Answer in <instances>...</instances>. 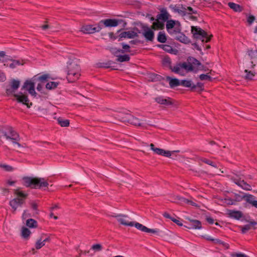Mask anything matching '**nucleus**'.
I'll list each match as a JSON object with an SVG mask.
<instances>
[{
  "mask_svg": "<svg viewBox=\"0 0 257 257\" xmlns=\"http://www.w3.org/2000/svg\"><path fill=\"white\" fill-rule=\"evenodd\" d=\"M117 117L118 120L123 122H128L132 125L146 128L148 126H153L149 120H141L129 113H119Z\"/></svg>",
  "mask_w": 257,
  "mask_h": 257,
  "instance_id": "1",
  "label": "nucleus"
},
{
  "mask_svg": "<svg viewBox=\"0 0 257 257\" xmlns=\"http://www.w3.org/2000/svg\"><path fill=\"white\" fill-rule=\"evenodd\" d=\"M23 180L24 186L33 189H40L42 187H46L49 185L47 180L44 178L25 177H23Z\"/></svg>",
  "mask_w": 257,
  "mask_h": 257,
  "instance_id": "2",
  "label": "nucleus"
},
{
  "mask_svg": "<svg viewBox=\"0 0 257 257\" xmlns=\"http://www.w3.org/2000/svg\"><path fill=\"white\" fill-rule=\"evenodd\" d=\"M191 33L194 39L200 40L202 42L207 43L212 37V35H209L206 32L197 26L191 27Z\"/></svg>",
  "mask_w": 257,
  "mask_h": 257,
  "instance_id": "3",
  "label": "nucleus"
},
{
  "mask_svg": "<svg viewBox=\"0 0 257 257\" xmlns=\"http://www.w3.org/2000/svg\"><path fill=\"white\" fill-rule=\"evenodd\" d=\"M67 78L69 82H73L77 80L80 76V66L75 62L70 63L68 66Z\"/></svg>",
  "mask_w": 257,
  "mask_h": 257,
  "instance_id": "4",
  "label": "nucleus"
},
{
  "mask_svg": "<svg viewBox=\"0 0 257 257\" xmlns=\"http://www.w3.org/2000/svg\"><path fill=\"white\" fill-rule=\"evenodd\" d=\"M15 194L18 197L14 198L10 201L9 204L14 211L16 210L18 207L21 206L25 202L28 194L22 191L16 190Z\"/></svg>",
  "mask_w": 257,
  "mask_h": 257,
  "instance_id": "5",
  "label": "nucleus"
},
{
  "mask_svg": "<svg viewBox=\"0 0 257 257\" xmlns=\"http://www.w3.org/2000/svg\"><path fill=\"white\" fill-rule=\"evenodd\" d=\"M101 30L99 23L96 25H86L81 28V31L84 34H93Z\"/></svg>",
  "mask_w": 257,
  "mask_h": 257,
  "instance_id": "6",
  "label": "nucleus"
},
{
  "mask_svg": "<svg viewBox=\"0 0 257 257\" xmlns=\"http://www.w3.org/2000/svg\"><path fill=\"white\" fill-rule=\"evenodd\" d=\"M2 134L7 140H11L14 144H17L19 147L21 146V145L18 143L20 140L19 136L12 128L9 130L8 134L4 132H2Z\"/></svg>",
  "mask_w": 257,
  "mask_h": 257,
  "instance_id": "7",
  "label": "nucleus"
},
{
  "mask_svg": "<svg viewBox=\"0 0 257 257\" xmlns=\"http://www.w3.org/2000/svg\"><path fill=\"white\" fill-rule=\"evenodd\" d=\"M180 31L181 28L178 27L177 28V30H174V32H172V35H174V38L181 43L186 44L190 43V40Z\"/></svg>",
  "mask_w": 257,
  "mask_h": 257,
  "instance_id": "8",
  "label": "nucleus"
},
{
  "mask_svg": "<svg viewBox=\"0 0 257 257\" xmlns=\"http://www.w3.org/2000/svg\"><path fill=\"white\" fill-rule=\"evenodd\" d=\"M115 217L117 221L121 224L124 226H133L134 222L130 221V218L126 215L118 214L113 216Z\"/></svg>",
  "mask_w": 257,
  "mask_h": 257,
  "instance_id": "9",
  "label": "nucleus"
},
{
  "mask_svg": "<svg viewBox=\"0 0 257 257\" xmlns=\"http://www.w3.org/2000/svg\"><path fill=\"white\" fill-rule=\"evenodd\" d=\"M22 89L28 91L29 93L32 96H35L36 94L35 90V83L32 80H26L23 86Z\"/></svg>",
  "mask_w": 257,
  "mask_h": 257,
  "instance_id": "10",
  "label": "nucleus"
},
{
  "mask_svg": "<svg viewBox=\"0 0 257 257\" xmlns=\"http://www.w3.org/2000/svg\"><path fill=\"white\" fill-rule=\"evenodd\" d=\"M134 226H135L138 229L143 232L152 233L154 234H157L159 232V230L158 229H150L138 222H134Z\"/></svg>",
  "mask_w": 257,
  "mask_h": 257,
  "instance_id": "11",
  "label": "nucleus"
},
{
  "mask_svg": "<svg viewBox=\"0 0 257 257\" xmlns=\"http://www.w3.org/2000/svg\"><path fill=\"white\" fill-rule=\"evenodd\" d=\"M98 23L101 28V30L102 29L103 26L105 27H116L118 24V21L116 20L110 19L101 20Z\"/></svg>",
  "mask_w": 257,
  "mask_h": 257,
  "instance_id": "12",
  "label": "nucleus"
},
{
  "mask_svg": "<svg viewBox=\"0 0 257 257\" xmlns=\"http://www.w3.org/2000/svg\"><path fill=\"white\" fill-rule=\"evenodd\" d=\"M151 149L153 150L156 154L162 155L165 157H170L171 156V153L169 151H165L163 149L157 148L155 147V145L153 144L150 145Z\"/></svg>",
  "mask_w": 257,
  "mask_h": 257,
  "instance_id": "13",
  "label": "nucleus"
},
{
  "mask_svg": "<svg viewBox=\"0 0 257 257\" xmlns=\"http://www.w3.org/2000/svg\"><path fill=\"white\" fill-rule=\"evenodd\" d=\"M181 28L180 23L178 21H176L173 20H168L166 23V29L169 33L172 34L171 31L173 28H175L174 30H177V27Z\"/></svg>",
  "mask_w": 257,
  "mask_h": 257,
  "instance_id": "14",
  "label": "nucleus"
},
{
  "mask_svg": "<svg viewBox=\"0 0 257 257\" xmlns=\"http://www.w3.org/2000/svg\"><path fill=\"white\" fill-rule=\"evenodd\" d=\"M14 96L17 99L18 102H21L24 104L27 105L29 107H30L29 105V100L27 95H23L22 92H20L19 94H14Z\"/></svg>",
  "mask_w": 257,
  "mask_h": 257,
  "instance_id": "15",
  "label": "nucleus"
},
{
  "mask_svg": "<svg viewBox=\"0 0 257 257\" xmlns=\"http://www.w3.org/2000/svg\"><path fill=\"white\" fill-rule=\"evenodd\" d=\"M155 100L157 103L162 105H169L173 104L172 99L170 97L165 98L163 96H160L156 97Z\"/></svg>",
  "mask_w": 257,
  "mask_h": 257,
  "instance_id": "16",
  "label": "nucleus"
},
{
  "mask_svg": "<svg viewBox=\"0 0 257 257\" xmlns=\"http://www.w3.org/2000/svg\"><path fill=\"white\" fill-rule=\"evenodd\" d=\"M242 199L245 201L251 204L253 207L257 208V200H255V197L251 194H245L242 196Z\"/></svg>",
  "mask_w": 257,
  "mask_h": 257,
  "instance_id": "17",
  "label": "nucleus"
},
{
  "mask_svg": "<svg viewBox=\"0 0 257 257\" xmlns=\"http://www.w3.org/2000/svg\"><path fill=\"white\" fill-rule=\"evenodd\" d=\"M138 33L134 31H129L121 32L119 34L120 38H129L132 39L138 36Z\"/></svg>",
  "mask_w": 257,
  "mask_h": 257,
  "instance_id": "18",
  "label": "nucleus"
},
{
  "mask_svg": "<svg viewBox=\"0 0 257 257\" xmlns=\"http://www.w3.org/2000/svg\"><path fill=\"white\" fill-rule=\"evenodd\" d=\"M20 86V81L16 80H13L11 83V87L7 89V93L11 94L16 91Z\"/></svg>",
  "mask_w": 257,
  "mask_h": 257,
  "instance_id": "19",
  "label": "nucleus"
},
{
  "mask_svg": "<svg viewBox=\"0 0 257 257\" xmlns=\"http://www.w3.org/2000/svg\"><path fill=\"white\" fill-rule=\"evenodd\" d=\"M170 16L169 14L168 13L167 10L165 9H163L161 10V13L157 15V18L159 20H162L163 22H166L169 19Z\"/></svg>",
  "mask_w": 257,
  "mask_h": 257,
  "instance_id": "20",
  "label": "nucleus"
},
{
  "mask_svg": "<svg viewBox=\"0 0 257 257\" xmlns=\"http://www.w3.org/2000/svg\"><path fill=\"white\" fill-rule=\"evenodd\" d=\"M234 183L244 190L248 191L251 190V186L245 182L244 180H234Z\"/></svg>",
  "mask_w": 257,
  "mask_h": 257,
  "instance_id": "21",
  "label": "nucleus"
},
{
  "mask_svg": "<svg viewBox=\"0 0 257 257\" xmlns=\"http://www.w3.org/2000/svg\"><path fill=\"white\" fill-rule=\"evenodd\" d=\"M228 214L229 217L237 220L240 219L243 216L242 213L240 211L229 210Z\"/></svg>",
  "mask_w": 257,
  "mask_h": 257,
  "instance_id": "22",
  "label": "nucleus"
},
{
  "mask_svg": "<svg viewBox=\"0 0 257 257\" xmlns=\"http://www.w3.org/2000/svg\"><path fill=\"white\" fill-rule=\"evenodd\" d=\"M166 79L169 81V85L171 88H174L181 85V81L177 78H172L171 77L168 76L167 77Z\"/></svg>",
  "mask_w": 257,
  "mask_h": 257,
  "instance_id": "23",
  "label": "nucleus"
},
{
  "mask_svg": "<svg viewBox=\"0 0 257 257\" xmlns=\"http://www.w3.org/2000/svg\"><path fill=\"white\" fill-rule=\"evenodd\" d=\"M191 62V63L194 66L195 68V71L194 72H196V71L198 70H201L202 69V66L201 65V64L200 62L197 60V59L194 58H190L189 59H188Z\"/></svg>",
  "mask_w": 257,
  "mask_h": 257,
  "instance_id": "24",
  "label": "nucleus"
},
{
  "mask_svg": "<svg viewBox=\"0 0 257 257\" xmlns=\"http://www.w3.org/2000/svg\"><path fill=\"white\" fill-rule=\"evenodd\" d=\"M257 224V222L255 221H251L248 224H246L244 226H241L239 228L241 229V232L242 233H245L247 231L249 230L251 228V226L253 225H255Z\"/></svg>",
  "mask_w": 257,
  "mask_h": 257,
  "instance_id": "25",
  "label": "nucleus"
},
{
  "mask_svg": "<svg viewBox=\"0 0 257 257\" xmlns=\"http://www.w3.org/2000/svg\"><path fill=\"white\" fill-rule=\"evenodd\" d=\"M188 61V62L181 63L182 68L185 69L187 72L194 71L195 70L194 66L191 63L189 60Z\"/></svg>",
  "mask_w": 257,
  "mask_h": 257,
  "instance_id": "26",
  "label": "nucleus"
},
{
  "mask_svg": "<svg viewBox=\"0 0 257 257\" xmlns=\"http://www.w3.org/2000/svg\"><path fill=\"white\" fill-rule=\"evenodd\" d=\"M144 36L147 40L152 41L154 38V33L153 31L150 29L145 30L144 32Z\"/></svg>",
  "mask_w": 257,
  "mask_h": 257,
  "instance_id": "27",
  "label": "nucleus"
},
{
  "mask_svg": "<svg viewBox=\"0 0 257 257\" xmlns=\"http://www.w3.org/2000/svg\"><path fill=\"white\" fill-rule=\"evenodd\" d=\"M190 225L189 228L200 229L201 228V223L197 220H190Z\"/></svg>",
  "mask_w": 257,
  "mask_h": 257,
  "instance_id": "28",
  "label": "nucleus"
},
{
  "mask_svg": "<svg viewBox=\"0 0 257 257\" xmlns=\"http://www.w3.org/2000/svg\"><path fill=\"white\" fill-rule=\"evenodd\" d=\"M170 69L172 71L175 72V73L179 74L181 75H183L182 67L181 66V63L177 65L176 66H174L173 67H170Z\"/></svg>",
  "mask_w": 257,
  "mask_h": 257,
  "instance_id": "29",
  "label": "nucleus"
},
{
  "mask_svg": "<svg viewBox=\"0 0 257 257\" xmlns=\"http://www.w3.org/2000/svg\"><path fill=\"white\" fill-rule=\"evenodd\" d=\"M176 198H177L178 200L180 202H181V203H186V204H190L192 206H197V204L191 200H189L188 199H186L185 198H183V197H181L180 196H177L176 197Z\"/></svg>",
  "mask_w": 257,
  "mask_h": 257,
  "instance_id": "30",
  "label": "nucleus"
},
{
  "mask_svg": "<svg viewBox=\"0 0 257 257\" xmlns=\"http://www.w3.org/2000/svg\"><path fill=\"white\" fill-rule=\"evenodd\" d=\"M228 5L230 9L233 10L235 12H240L242 10V9L240 5L234 3L230 2L228 4Z\"/></svg>",
  "mask_w": 257,
  "mask_h": 257,
  "instance_id": "31",
  "label": "nucleus"
},
{
  "mask_svg": "<svg viewBox=\"0 0 257 257\" xmlns=\"http://www.w3.org/2000/svg\"><path fill=\"white\" fill-rule=\"evenodd\" d=\"M10 61L11 63L10 64H7V66H9L12 69L16 68L18 65H23L22 61H21L20 60H11Z\"/></svg>",
  "mask_w": 257,
  "mask_h": 257,
  "instance_id": "32",
  "label": "nucleus"
},
{
  "mask_svg": "<svg viewBox=\"0 0 257 257\" xmlns=\"http://www.w3.org/2000/svg\"><path fill=\"white\" fill-rule=\"evenodd\" d=\"M204 90V84L201 82H198L196 84H193L192 90L197 92H201Z\"/></svg>",
  "mask_w": 257,
  "mask_h": 257,
  "instance_id": "33",
  "label": "nucleus"
},
{
  "mask_svg": "<svg viewBox=\"0 0 257 257\" xmlns=\"http://www.w3.org/2000/svg\"><path fill=\"white\" fill-rule=\"evenodd\" d=\"M193 83L190 80H183L181 81V85L185 87L191 88L192 90Z\"/></svg>",
  "mask_w": 257,
  "mask_h": 257,
  "instance_id": "34",
  "label": "nucleus"
},
{
  "mask_svg": "<svg viewBox=\"0 0 257 257\" xmlns=\"http://www.w3.org/2000/svg\"><path fill=\"white\" fill-rule=\"evenodd\" d=\"M164 26V24L163 22H161L159 19H157L156 22L153 23L152 28L154 29H162Z\"/></svg>",
  "mask_w": 257,
  "mask_h": 257,
  "instance_id": "35",
  "label": "nucleus"
},
{
  "mask_svg": "<svg viewBox=\"0 0 257 257\" xmlns=\"http://www.w3.org/2000/svg\"><path fill=\"white\" fill-rule=\"evenodd\" d=\"M30 230L26 228V227H23L22 229V236L23 238L28 239L31 234Z\"/></svg>",
  "mask_w": 257,
  "mask_h": 257,
  "instance_id": "36",
  "label": "nucleus"
},
{
  "mask_svg": "<svg viewBox=\"0 0 257 257\" xmlns=\"http://www.w3.org/2000/svg\"><path fill=\"white\" fill-rule=\"evenodd\" d=\"M117 57L116 60L119 62L128 61L130 60V57L128 55H119L117 56Z\"/></svg>",
  "mask_w": 257,
  "mask_h": 257,
  "instance_id": "37",
  "label": "nucleus"
},
{
  "mask_svg": "<svg viewBox=\"0 0 257 257\" xmlns=\"http://www.w3.org/2000/svg\"><path fill=\"white\" fill-rule=\"evenodd\" d=\"M26 225L29 227L35 228L37 226V222L33 219H29L26 221Z\"/></svg>",
  "mask_w": 257,
  "mask_h": 257,
  "instance_id": "38",
  "label": "nucleus"
},
{
  "mask_svg": "<svg viewBox=\"0 0 257 257\" xmlns=\"http://www.w3.org/2000/svg\"><path fill=\"white\" fill-rule=\"evenodd\" d=\"M157 40L159 42L164 43L166 42L167 38L164 33L160 32L158 35Z\"/></svg>",
  "mask_w": 257,
  "mask_h": 257,
  "instance_id": "39",
  "label": "nucleus"
},
{
  "mask_svg": "<svg viewBox=\"0 0 257 257\" xmlns=\"http://www.w3.org/2000/svg\"><path fill=\"white\" fill-rule=\"evenodd\" d=\"M58 123L62 127H66L69 125V120L68 119H63L59 118L57 119Z\"/></svg>",
  "mask_w": 257,
  "mask_h": 257,
  "instance_id": "40",
  "label": "nucleus"
},
{
  "mask_svg": "<svg viewBox=\"0 0 257 257\" xmlns=\"http://www.w3.org/2000/svg\"><path fill=\"white\" fill-rule=\"evenodd\" d=\"M170 7L175 13H178V14H179L180 15H185V13H186L185 11L184 10H181L177 6H170Z\"/></svg>",
  "mask_w": 257,
  "mask_h": 257,
  "instance_id": "41",
  "label": "nucleus"
},
{
  "mask_svg": "<svg viewBox=\"0 0 257 257\" xmlns=\"http://www.w3.org/2000/svg\"><path fill=\"white\" fill-rule=\"evenodd\" d=\"M58 85V83L56 82H50L47 83L46 87L48 89H52L56 88Z\"/></svg>",
  "mask_w": 257,
  "mask_h": 257,
  "instance_id": "42",
  "label": "nucleus"
},
{
  "mask_svg": "<svg viewBox=\"0 0 257 257\" xmlns=\"http://www.w3.org/2000/svg\"><path fill=\"white\" fill-rule=\"evenodd\" d=\"M158 46L167 52L171 53L173 51L172 47L169 45L162 44L159 45Z\"/></svg>",
  "mask_w": 257,
  "mask_h": 257,
  "instance_id": "43",
  "label": "nucleus"
},
{
  "mask_svg": "<svg viewBox=\"0 0 257 257\" xmlns=\"http://www.w3.org/2000/svg\"><path fill=\"white\" fill-rule=\"evenodd\" d=\"M201 160L203 162H204L208 165H209L213 167H215V168L217 167L216 164L210 160L207 159L206 158H202V159H201Z\"/></svg>",
  "mask_w": 257,
  "mask_h": 257,
  "instance_id": "44",
  "label": "nucleus"
},
{
  "mask_svg": "<svg viewBox=\"0 0 257 257\" xmlns=\"http://www.w3.org/2000/svg\"><path fill=\"white\" fill-rule=\"evenodd\" d=\"M171 63V60L169 57H165L163 58L162 60V64H163V65L165 66H169V67L170 68V67H171L170 66Z\"/></svg>",
  "mask_w": 257,
  "mask_h": 257,
  "instance_id": "45",
  "label": "nucleus"
},
{
  "mask_svg": "<svg viewBox=\"0 0 257 257\" xmlns=\"http://www.w3.org/2000/svg\"><path fill=\"white\" fill-rule=\"evenodd\" d=\"M45 243L42 240V239L41 238L40 239H39L37 240V241L36 243L35 246L36 248L37 249H40L42 247L45 245Z\"/></svg>",
  "mask_w": 257,
  "mask_h": 257,
  "instance_id": "46",
  "label": "nucleus"
},
{
  "mask_svg": "<svg viewBox=\"0 0 257 257\" xmlns=\"http://www.w3.org/2000/svg\"><path fill=\"white\" fill-rule=\"evenodd\" d=\"M199 78L201 80H208L209 81H212V78L210 77L208 74H201L199 75Z\"/></svg>",
  "mask_w": 257,
  "mask_h": 257,
  "instance_id": "47",
  "label": "nucleus"
},
{
  "mask_svg": "<svg viewBox=\"0 0 257 257\" xmlns=\"http://www.w3.org/2000/svg\"><path fill=\"white\" fill-rule=\"evenodd\" d=\"M244 71L246 73V76H245L246 79H248V80L252 79L253 77L254 76V74L251 71H248L247 70H245Z\"/></svg>",
  "mask_w": 257,
  "mask_h": 257,
  "instance_id": "48",
  "label": "nucleus"
},
{
  "mask_svg": "<svg viewBox=\"0 0 257 257\" xmlns=\"http://www.w3.org/2000/svg\"><path fill=\"white\" fill-rule=\"evenodd\" d=\"M102 246L100 244H93L91 248L96 251H100L102 249Z\"/></svg>",
  "mask_w": 257,
  "mask_h": 257,
  "instance_id": "49",
  "label": "nucleus"
},
{
  "mask_svg": "<svg viewBox=\"0 0 257 257\" xmlns=\"http://www.w3.org/2000/svg\"><path fill=\"white\" fill-rule=\"evenodd\" d=\"M111 52L114 54L115 55H116V56H118L117 55V54L119 53H124V51L123 50H120V49H117L116 48H112L111 49Z\"/></svg>",
  "mask_w": 257,
  "mask_h": 257,
  "instance_id": "50",
  "label": "nucleus"
},
{
  "mask_svg": "<svg viewBox=\"0 0 257 257\" xmlns=\"http://www.w3.org/2000/svg\"><path fill=\"white\" fill-rule=\"evenodd\" d=\"M2 167L7 171H12L14 170L13 168L9 165H3Z\"/></svg>",
  "mask_w": 257,
  "mask_h": 257,
  "instance_id": "51",
  "label": "nucleus"
},
{
  "mask_svg": "<svg viewBox=\"0 0 257 257\" xmlns=\"http://www.w3.org/2000/svg\"><path fill=\"white\" fill-rule=\"evenodd\" d=\"M255 20V17L253 16H249L247 18V22L251 25Z\"/></svg>",
  "mask_w": 257,
  "mask_h": 257,
  "instance_id": "52",
  "label": "nucleus"
},
{
  "mask_svg": "<svg viewBox=\"0 0 257 257\" xmlns=\"http://www.w3.org/2000/svg\"><path fill=\"white\" fill-rule=\"evenodd\" d=\"M48 78V75L47 74H44V75L39 76L38 77V79L39 80L43 81L46 80Z\"/></svg>",
  "mask_w": 257,
  "mask_h": 257,
  "instance_id": "53",
  "label": "nucleus"
},
{
  "mask_svg": "<svg viewBox=\"0 0 257 257\" xmlns=\"http://www.w3.org/2000/svg\"><path fill=\"white\" fill-rule=\"evenodd\" d=\"M122 47L123 48V49H124L125 51H127V52H130V46L127 45V44H124V43H122Z\"/></svg>",
  "mask_w": 257,
  "mask_h": 257,
  "instance_id": "54",
  "label": "nucleus"
},
{
  "mask_svg": "<svg viewBox=\"0 0 257 257\" xmlns=\"http://www.w3.org/2000/svg\"><path fill=\"white\" fill-rule=\"evenodd\" d=\"M171 220L179 226H182L183 225L179 219H176L174 217H172Z\"/></svg>",
  "mask_w": 257,
  "mask_h": 257,
  "instance_id": "55",
  "label": "nucleus"
},
{
  "mask_svg": "<svg viewBox=\"0 0 257 257\" xmlns=\"http://www.w3.org/2000/svg\"><path fill=\"white\" fill-rule=\"evenodd\" d=\"M6 80V76L5 74L0 72V81H4Z\"/></svg>",
  "mask_w": 257,
  "mask_h": 257,
  "instance_id": "56",
  "label": "nucleus"
},
{
  "mask_svg": "<svg viewBox=\"0 0 257 257\" xmlns=\"http://www.w3.org/2000/svg\"><path fill=\"white\" fill-rule=\"evenodd\" d=\"M207 221L210 224H212L214 223V219L211 217H208L206 219Z\"/></svg>",
  "mask_w": 257,
  "mask_h": 257,
  "instance_id": "57",
  "label": "nucleus"
},
{
  "mask_svg": "<svg viewBox=\"0 0 257 257\" xmlns=\"http://www.w3.org/2000/svg\"><path fill=\"white\" fill-rule=\"evenodd\" d=\"M187 10L190 12V14H196L197 13L196 11H194L193 9L190 7H188Z\"/></svg>",
  "mask_w": 257,
  "mask_h": 257,
  "instance_id": "58",
  "label": "nucleus"
},
{
  "mask_svg": "<svg viewBox=\"0 0 257 257\" xmlns=\"http://www.w3.org/2000/svg\"><path fill=\"white\" fill-rule=\"evenodd\" d=\"M163 216L165 217V218H169L171 220L172 219V217L171 216V215L168 213H167V212H165L164 214H163Z\"/></svg>",
  "mask_w": 257,
  "mask_h": 257,
  "instance_id": "59",
  "label": "nucleus"
},
{
  "mask_svg": "<svg viewBox=\"0 0 257 257\" xmlns=\"http://www.w3.org/2000/svg\"><path fill=\"white\" fill-rule=\"evenodd\" d=\"M31 207L34 210H37L38 205L36 203L33 202L31 203Z\"/></svg>",
  "mask_w": 257,
  "mask_h": 257,
  "instance_id": "60",
  "label": "nucleus"
},
{
  "mask_svg": "<svg viewBox=\"0 0 257 257\" xmlns=\"http://www.w3.org/2000/svg\"><path fill=\"white\" fill-rule=\"evenodd\" d=\"M6 55V53L4 51H0V60L2 58H4Z\"/></svg>",
  "mask_w": 257,
  "mask_h": 257,
  "instance_id": "61",
  "label": "nucleus"
},
{
  "mask_svg": "<svg viewBox=\"0 0 257 257\" xmlns=\"http://www.w3.org/2000/svg\"><path fill=\"white\" fill-rule=\"evenodd\" d=\"M42 88V86L41 84H38L37 85V89L40 91L41 90Z\"/></svg>",
  "mask_w": 257,
  "mask_h": 257,
  "instance_id": "62",
  "label": "nucleus"
},
{
  "mask_svg": "<svg viewBox=\"0 0 257 257\" xmlns=\"http://www.w3.org/2000/svg\"><path fill=\"white\" fill-rule=\"evenodd\" d=\"M15 183V181H10V180H9L8 181V184L11 186L13 185Z\"/></svg>",
  "mask_w": 257,
  "mask_h": 257,
  "instance_id": "63",
  "label": "nucleus"
},
{
  "mask_svg": "<svg viewBox=\"0 0 257 257\" xmlns=\"http://www.w3.org/2000/svg\"><path fill=\"white\" fill-rule=\"evenodd\" d=\"M49 27V26L48 25H44L41 26V28L43 30H46Z\"/></svg>",
  "mask_w": 257,
  "mask_h": 257,
  "instance_id": "64",
  "label": "nucleus"
}]
</instances>
